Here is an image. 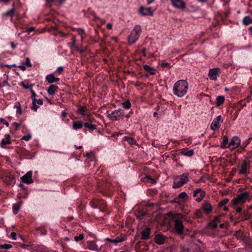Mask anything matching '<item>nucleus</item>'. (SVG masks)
<instances>
[{"label":"nucleus","mask_w":252,"mask_h":252,"mask_svg":"<svg viewBox=\"0 0 252 252\" xmlns=\"http://www.w3.org/2000/svg\"><path fill=\"white\" fill-rule=\"evenodd\" d=\"M34 28L33 27H30L27 30V32L28 33L32 32L34 30Z\"/></svg>","instance_id":"774afa93"},{"label":"nucleus","mask_w":252,"mask_h":252,"mask_svg":"<svg viewBox=\"0 0 252 252\" xmlns=\"http://www.w3.org/2000/svg\"><path fill=\"white\" fill-rule=\"evenodd\" d=\"M13 126H14V127H15V130H17V129H18V127H19V126H20V124H19V123H17L15 122V123H14L13 124Z\"/></svg>","instance_id":"052dcab7"},{"label":"nucleus","mask_w":252,"mask_h":252,"mask_svg":"<svg viewBox=\"0 0 252 252\" xmlns=\"http://www.w3.org/2000/svg\"><path fill=\"white\" fill-rule=\"evenodd\" d=\"M173 6L177 8L184 9L186 7V3L183 0H171Z\"/></svg>","instance_id":"2eb2a0df"},{"label":"nucleus","mask_w":252,"mask_h":252,"mask_svg":"<svg viewBox=\"0 0 252 252\" xmlns=\"http://www.w3.org/2000/svg\"><path fill=\"white\" fill-rule=\"evenodd\" d=\"M21 86L25 89H30L31 90V89H32V88L33 86V84H24L23 82H22L21 83Z\"/></svg>","instance_id":"c9c22d12"},{"label":"nucleus","mask_w":252,"mask_h":252,"mask_svg":"<svg viewBox=\"0 0 252 252\" xmlns=\"http://www.w3.org/2000/svg\"><path fill=\"white\" fill-rule=\"evenodd\" d=\"M220 216H217V217H215L213 220H214V222H216L217 224H218L219 222H220Z\"/></svg>","instance_id":"8fccbe9b"},{"label":"nucleus","mask_w":252,"mask_h":252,"mask_svg":"<svg viewBox=\"0 0 252 252\" xmlns=\"http://www.w3.org/2000/svg\"><path fill=\"white\" fill-rule=\"evenodd\" d=\"M151 229L149 227H146L141 231V239L143 240H148L150 238Z\"/></svg>","instance_id":"a211bd4d"},{"label":"nucleus","mask_w":252,"mask_h":252,"mask_svg":"<svg viewBox=\"0 0 252 252\" xmlns=\"http://www.w3.org/2000/svg\"><path fill=\"white\" fill-rule=\"evenodd\" d=\"M154 239L156 243L161 245L165 243L167 237L161 234H158L155 235Z\"/></svg>","instance_id":"4468645a"},{"label":"nucleus","mask_w":252,"mask_h":252,"mask_svg":"<svg viewBox=\"0 0 252 252\" xmlns=\"http://www.w3.org/2000/svg\"><path fill=\"white\" fill-rule=\"evenodd\" d=\"M181 153L182 155L188 157H191L194 154V151L193 150H189L188 149H183Z\"/></svg>","instance_id":"5701e85b"},{"label":"nucleus","mask_w":252,"mask_h":252,"mask_svg":"<svg viewBox=\"0 0 252 252\" xmlns=\"http://www.w3.org/2000/svg\"><path fill=\"white\" fill-rule=\"evenodd\" d=\"M236 212L237 214H240L242 212V208L241 207H238L236 208Z\"/></svg>","instance_id":"69168bd1"},{"label":"nucleus","mask_w":252,"mask_h":252,"mask_svg":"<svg viewBox=\"0 0 252 252\" xmlns=\"http://www.w3.org/2000/svg\"><path fill=\"white\" fill-rule=\"evenodd\" d=\"M77 113L81 115V116L83 117V120H87L88 117L90 114L88 112V110L86 106H82L79 109H78L77 111Z\"/></svg>","instance_id":"9d476101"},{"label":"nucleus","mask_w":252,"mask_h":252,"mask_svg":"<svg viewBox=\"0 0 252 252\" xmlns=\"http://www.w3.org/2000/svg\"><path fill=\"white\" fill-rule=\"evenodd\" d=\"M58 89V87L57 86L51 85L48 88L47 91L50 95H54L55 94Z\"/></svg>","instance_id":"aec40b11"},{"label":"nucleus","mask_w":252,"mask_h":252,"mask_svg":"<svg viewBox=\"0 0 252 252\" xmlns=\"http://www.w3.org/2000/svg\"><path fill=\"white\" fill-rule=\"evenodd\" d=\"M250 200V193L248 191L243 192L239 194L236 197L234 198L231 201L233 206L238 204H243L247 201Z\"/></svg>","instance_id":"7ed1b4c3"},{"label":"nucleus","mask_w":252,"mask_h":252,"mask_svg":"<svg viewBox=\"0 0 252 252\" xmlns=\"http://www.w3.org/2000/svg\"><path fill=\"white\" fill-rule=\"evenodd\" d=\"M147 214L146 213V211H144V210H141V211H139L138 212H137L136 214V217L140 219V220H141L143 218V217L146 216Z\"/></svg>","instance_id":"c756f323"},{"label":"nucleus","mask_w":252,"mask_h":252,"mask_svg":"<svg viewBox=\"0 0 252 252\" xmlns=\"http://www.w3.org/2000/svg\"><path fill=\"white\" fill-rule=\"evenodd\" d=\"M125 236H124V237H122L121 236H117L115 239V245H117L118 243L123 242L125 240Z\"/></svg>","instance_id":"2f4dec72"},{"label":"nucleus","mask_w":252,"mask_h":252,"mask_svg":"<svg viewBox=\"0 0 252 252\" xmlns=\"http://www.w3.org/2000/svg\"><path fill=\"white\" fill-rule=\"evenodd\" d=\"M139 13L143 16H151L153 15V11L151 7H141Z\"/></svg>","instance_id":"f3484780"},{"label":"nucleus","mask_w":252,"mask_h":252,"mask_svg":"<svg viewBox=\"0 0 252 252\" xmlns=\"http://www.w3.org/2000/svg\"><path fill=\"white\" fill-rule=\"evenodd\" d=\"M21 202H18L13 205V210L14 214H17L20 210L21 207Z\"/></svg>","instance_id":"7c9ffc66"},{"label":"nucleus","mask_w":252,"mask_h":252,"mask_svg":"<svg viewBox=\"0 0 252 252\" xmlns=\"http://www.w3.org/2000/svg\"><path fill=\"white\" fill-rule=\"evenodd\" d=\"M75 48L77 51H79L80 53H84L85 51V49H80L77 46H75Z\"/></svg>","instance_id":"e2e57ef3"},{"label":"nucleus","mask_w":252,"mask_h":252,"mask_svg":"<svg viewBox=\"0 0 252 252\" xmlns=\"http://www.w3.org/2000/svg\"><path fill=\"white\" fill-rule=\"evenodd\" d=\"M87 246L88 249L92 251L99 252L101 250V248L98 247L94 241L89 242Z\"/></svg>","instance_id":"6ab92c4d"},{"label":"nucleus","mask_w":252,"mask_h":252,"mask_svg":"<svg viewBox=\"0 0 252 252\" xmlns=\"http://www.w3.org/2000/svg\"><path fill=\"white\" fill-rule=\"evenodd\" d=\"M228 138L226 136H224L223 137L222 141L221 143L220 148L221 149H225L227 148V146L226 145L228 144Z\"/></svg>","instance_id":"a878e982"},{"label":"nucleus","mask_w":252,"mask_h":252,"mask_svg":"<svg viewBox=\"0 0 252 252\" xmlns=\"http://www.w3.org/2000/svg\"><path fill=\"white\" fill-rule=\"evenodd\" d=\"M124 111L122 109H119L112 112L110 114L108 115L107 117L111 121H115L124 118Z\"/></svg>","instance_id":"0eeeda50"},{"label":"nucleus","mask_w":252,"mask_h":252,"mask_svg":"<svg viewBox=\"0 0 252 252\" xmlns=\"http://www.w3.org/2000/svg\"><path fill=\"white\" fill-rule=\"evenodd\" d=\"M187 197V194L185 192H182L178 195V198L183 199Z\"/></svg>","instance_id":"79ce46f5"},{"label":"nucleus","mask_w":252,"mask_h":252,"mask_svg":"<svg viewBox=\"0 0 252 252\" xmlns=\"http://www.w3.org/2000/svg\"><path fill=\"white\" fill-rule=\"evenodd\" d=\"M46 80L49 83H53L54 82H57L59 81V78L55 77L52 74L48 75L46 77Z\"/></svg>","instance_id":"412c9836"},{"label":"nucleus","mask_w":252,"mask_h":252,"mask_svg":"<svg viewBox=\"0 0 252 252\" xmlns=\"http://www.w3.org/2000/svg\"><path fill=\"white\" fill-rule=\"evenodd\" d=\"M143 68L145 71H146L148 72H149L151 75L156 74L155 70L154 68L150 67L148 65H147V64L144 65Z\"/></svg>","instance_id":"393cba45"},{"label":"nucleus","mask_w":252,"mask_h":252,"mask_svg":"<svg viewBox=\"0 0 252 252\" xmlns=\"http://www.w3.org/2000/svg\"><path fill=\"white\" fill-rule=\"evenodd\" d=\"M38 108V106L36 103H32V106L31 107L32 109L36 111Z\"/></svg>","instance_id":"4d7b16f0"},{"label":"nucleus","mask_w":252,"mask_h":252,"mask_svg":"<svg viewBox=\"0 0 252 252\" xmlns=\"http://www.w3.org/2000/svg\"><path fill=\"white\" fill-rule=\"evenodd\" d=\"M10 136L9 134H6L5 138L2 139L1 142V146L2 147L4 145L10 144L11 141L10 140Z\"/></svg>","instance_id":"b1692460"},{"label":"nucleus","mask_w":252,"mask_h":252,"mask_svg":"<svg viewBox=\"0 0 252 252\" xmlns=\"http://www.w3.org/2000/svg\"><path fill=\"white\" fill-rule=\"evenodd\" d=\"M243 23L247 26L252 23V19L249 16L245 17L243 19Z\"/></svg>","instance_id":"c85d7f7f"},{"label":"nucleus","mask_w":252,"mask_h":252,"mask_svg":"<svg viewBox=\"0 0 252 252\" xmlns=\"http://www.w3.org/2000/svg\"><path fill=\"white\" fill-rule=\"evenodd\" d=\"M200 198H203L205 196V192L204 191L201 190L200 192Z\"/></svg>","instance_id":"680f3d73"},{"label":"nucleus","mask_w":252,"mask_h":252,"mask_svg":"<svg viewBox=\"0 0 252 252\" xmlns=\"http://www.w3.org/2000/svg\"><path fill=\"white\" fill-rule=\"evenodd\" d=\"M99 204L102 207H105L106 206V203L103 200H101L99 201Z\"/></svg>","instance_id":"5fc2aeb1"},{"label":"nucleus","mask_w":252,"mask_h":252,"mask_svg":"<svg viewBox=\"0 0 252 252\" xmlns=\"http://www.w3.org/2000/svg\"><path fill=\"white\" fill-rule=\"evenodd\" d=\"M16 236H17V234L14 232H12L11 233V237L13 239V240H16Z\"/></svg>","instance_id":"6e6d98bb"},{"label":"nucleus","mask_w":252,"mask_h":252,"mask_svg":"<svg viewBox=\"0 0 252 252\" xmlns=\"http://www.w3.org/2000/svg\"><path fill=\"white\" fill-rule=\"evenodd\" d=\"M141 32V28L139 25H135L133 30L131 31L128 38L129 44L134 43L139 38Z\"/></svg>","instance_id":"20e7f679"},{"label":"nucleus","mask_w":252,"mask_h":252,"mask_svg":"<svg viewBox=\"0 0 252 252\" xmlns=\"http://www.w3.org/2000/svg\"><path fill=\"white\" fill-rule=\"evenodd\" d=\"M220 73V69L219 68H215L210 69L209 71V77L211 80H217V77Z\"/></svg>","instance_id":"9b49d317"},{"label":"nucleus","mask_w":252,"mask_h":252,"mask_svg":"<svg viewBox=\"0 0 252 252\" xmlns=\"http://www.w3.org/2000/svg\"><path fill=\"white\" fill-rule=\"evenodd\" d=\"M84 126L89 129L91 131H93L96 128V125L91 124L88 122L84 123Z\"/></svg>","instance_id":"cd10ccee"},{"label":"nucleus","mask_w":252,"mask_h":252,"mask_svg":"<svg viewBox=\"0 0 252 252\" xmlns=\"http://www.w3.org/2000/svg\"><path fill=\"white\" fill-rule=\"evenodd\" d=\"M106 241H107L111 243H113L115 245V239H110V238H106L105 239Z\"/></svg>","instance_id":"bf43d9fd"},{"label":"nucleus","mask_w":252,"mask_h":252,"mask_svg":"<svg viewBox=\"0 0 252 252\" xmlns=\"http://www.w3.org/2000/svg\"><path fill=\"white\" fill-rule=\"evenodd\" d=\"M189 181V174L188 173H183L174 178L172 188L173 189H178L187 184Z\"/></svg>","instance_id":"f03ea898"},{"label":"nucleus","mask_w":252,"mask_h":252,"mask_svg":"<svg viewBox=\"0 0 252 252\" xmlns=\"http://www.w3.org/2000/svg\"><path fill=\"white\" fill-rule=\"evenodd\" d=\"M32 171H29L21 177V179L23 182L26 184H30L32 183Z\"/></svg>","instance_id":"dca6fc26"},{"label":"nucleus","mask_w":252,"mask_h":252,"mask_svg":"<svg viewBox=\"0 0 252 252\" xmlns=\"http://www.w3.org/2000/svg\"><path fill=\"white\" fill-rule=\"evenodd\" d=\"M222 122L223 120L222 119L221 116L219 115L217 116L213 120L210 126L211 129L213 131L218 130L220 128V124Z\"/></svg>","instance_id":"1a4fd4ad"},{"label":"nucleus","mask_w":252,"mask_h":252,"mask_svg":"<svg viewBox=\"0 0 252 252\" xmlns=\"http://www.w3.org/2000/svg\"><path fill=\"white\" fill-rule=\"evenodd\" d=\"M67 113L65 111H63L62 112V117L63 119L64 118L66 117Z\"/></svg>","instance_id":"338daca9"},{"label":"nucleus","mask_w":252,"mask_h":252,"mask_svg":"<svg viewBox=\"0 0 252 252\" xmlns=\"http://www.w3.org/2000/svg\"><path fill=\"white\" fill-rule=\"evenodd\" d=\"M14 107L17 108V113L19 114V115H21L22 113V110L20 103L18 102V104L15 105Z\"/></svg>","instance_id":"f704fd0d"},{"label":"nucleus","mask_w":252,"mask_h":252,"mask_svg":"<svg viewBox=\"0 0 252 252\" xmlns=\"http://www.w3.org/2000/svg\"><path fill=\"white\" fill-rule=\"evenodd\" d=\"M127 142H128L130 145L136 144V141L131 137H127Z\"/></svg>","instance_id":"4c0bfd02"},{"label":"nucleus","mask_w":252,"mask_h":252,"mask_svg":"<svg viewBox=\"0 0 252 252\" xmlns=\"http://www.w3.org/2000/svg\"><path fill=\"white\" fill-rule=\"evenodd\" d=\"M201 189H196L195 190H194V192H193V197H195L197 196V195L198 194V193H200V192H201Z\"/></svg>","instance_id":"de8ad7c7"},{"label":"nucleus","mask_w":252,"mask_h":252,"mask_svg":"<svg viewBox=\"0 0 252 252\" xmlns=\"http://www.w3.org/2000/svg\"><path fill=\"white\" fill-rule=\"evenodd\" d=\"M225 98L222 95L218 96L216 98V104L218 106H220L223 103Z\"/></svg>","instance_id":"bb28decb"},{"label":"nucleus","mask_w":252,"mask_h":252,"mask_svg":"<svg viewBox=\"0 0 252 252\" xmlns=\"http://www.w3.org/2000/svg\"><path fill=\"white\" fill-rule=\"evenodd\" d=\"M238 173L240 175L247 176L250 173V161L248 160H242L238 165Z\"/></svg>","instance_id":"423d86ee"},{"label":"nucleus","mask_w":252,"mask_h":252,"mask_svg":"<svg viewBox=\"0 0 252 252\" xmlns=\"http://www.w3.org/2000/svg\"><path fill=\"white\" fill-rule=\"evenodd\" d=\"M84 124L80 121L73 122L72 124V128L74 130H78L82 128Z\"/></svg>","instance_id":"4be33fe9"},{"label":"nucleus","mask_w":252,"mask_h":252,"mask_svg":"<svg viewBox=\"0 0 252 252\" xmlns=\"http://www.w3.org/2000/svg\"><path fill=\"white\" fill-rule=\"evenodd\" d=\"M31 92L32 93L31 98H32V100H33L34 98H36L37 95L35 93L32 89H31Z\"/></svg>","instance_id":"49530a36"},{"label":"nucleus","mask_w":252,"mask_h":252,"mask_svg":"<svg viewBox=\"0 0 252 252\" xmlns=\"http://www.w3.org/2000/svg\"><path fill=\"white\" fill-rule=\"evenodd\" d=\"M78 33L81 35V38H83L82 34H83L85 33V31L83 29H78Z\"/></svg>","instance_id":"864d4df0"},{"label":"nucleus","mask_w":252,"mask_h":252,"mask_svg":"<svg viewBox=\"0 0 252 252\" xmlns=\"http://www.w3.org/2000/svg\"><path fill=\"white\" fill-rule=\"evenodd\" d=\"M12 248V245L10 244H4L3 245H0V248L4 249H9Z\"/></svg>","instance_id":"a19ab883"},{"label":"nucleus","mask_w":252,"mask_h":252,"mask_svg":"<svg viewBox=\"0 0 252 252\" xmlns=\"http://www.w3.org/2000/svg\"><path fill=\"white\" fill-rule=\"evenodd\" d=\"M85 121H89V122H93L94 121V118H92L91 117V115H89L88 117V120H85Z\"/></svg>","instance_id":"13d9d810"},{"label":"nucleus","mask_w":252,"mask_h":252,"mask_svg":"<svg viewBox=\"0 0 252 252\" xmlns=\"http://www.w3.org/2000/svg\"><path fill=\"white\" fill-rule=\"evenodd\" d=\"M160 66L162 68H166L167 69H169L171 67L170 63H169L168 62L162 63L160 64Z\"/></svg>","instance_id":"72a5a7b5"},{"label":"nucleus","mask_w":252,"mask_h":252,"mask_svg":"<svg viewBox=\"0 0 252 252\" xmlns=\"http://www.w3.org/2000/svg\"><path fill=\"white\" fill-rule=\"evenodd\" d=\"M202 211L206 214H210L213 210L212 206L208 201L204 202L201 207Z\"/></svg>","instance_id":"f8f14e48"},{"label":"nucleus","mask_w":252,"mask_h":252,"mask_svg":"<svg viewBox=\"0 0 252 252\" xmlns=\"http://www.w3.org/2000/svg\"><path fill=\"white\" fill-rule=\"evenodd\" d=\"M183 215L177 214L174 217V229L176 232L179 234H182L184 231V226L182 221Z\"/></svg>","instance_id":"39448f33"},{"label":"nucleus","mask_w":252,"mask_h":252,"mask_svg":"<svg viewBox=\"0 0 252 252\" xmlns=\"http://www.w3.org/2000/svg\"><path fill=\"white\" fill-rule=\"evenodd\" d=\"M218 224H217L216 222H214V220H213L210 223V227L213 229L216 228L217 227Z\"/></svg>","instance_id":"37998d69"},{"label":"nucleus","mask_w":252,"mask_h":252,"mask_svg":"<svg viewBox=\"0 0 252 252\" xmlns=\"http://www.w3.org/2000/svg\"><path fill=\"white\" fill-rule=\"evenodd\" d=\"M17 67L21 69L23 71H24L26 68V67L24 64L18 65Z\"/></svg>","instance_id":"0e129e2a"},{"label":"nucleus","mask_w":252,"mask_h":252,"mask_svg":"<svg viewBox=\"0 0 252 252\" xmlns=\"http://www.w3.org/2000/svg\"><path fill=\"white\" fill-rule=\"evenodd\" d=\"M229 201V199L228 198H225L222 200H221L218 204L219 207H221L226 204Z\"/></svg>","instance_id":"473e14b6"},{"label":"nucleus","mask_w":252,"mask_h":252,"mask_svg":"<svg viewBox=\"0 0 252 252\" xmlns=\"http://www.w3.org/2000/svg\"><path fill=\"white\" fill-rule=\"evenodd\" d=\"M240 143L241 140L240 138L237 136H234L230 140L227 146V148L230 150H233L238 148L240 146Z\"/></svg>","instance_id":"6e6552de"},{"label":"nucleus","mask_w":252,"mask_h":252,"mask_svg":"<svg viewBox=\"0 0 252 252\" xmlns=\"http://www.w3.org/2000/svg\"><path fill=\"white\" fill-rule=\"evenodd\" d=\"M0 121L1 123L5 125L6 126L8 127L9 126V123L5 120L1 119Z\"/></svg>","instance_id":"603ef678"},{"label":"nucleus","mask_w":252,"mask_h":252,"mask_svg":"<svg viewBox=\"0 0 252 252\" xmlns=\"http://www.w3.org/2000/svg\"><path fill=\"white\" fill-rule=\"evenodd\" d=\"M188 89V84L187 81L184 80H180L174 84L173 92L175 95L182 97L187 94Z\"/></svg>","instance_id":"f257e3e1"},{"label":"nucleus","mask_w":252,"mask_h":252,"mask_svg":"<svg viewBox=\"0 0 252 252\" xmlns=\"http://www.w3.org/2000/svg\"><path fill=\"white\" fill-rule=\"evenodd\" d=\"M63 71V67L59 66L56 70V72L58 74H61Z\"/></svg>","instance_id":"3c124183"},{"label":"nucleus","mask_w":252,"mask_h":252,"mask_svg":"<svg viewBox=\"0 0 252 252\" xmlns=\"http://www.w3.org/2000/svg\"><path fill=\"white\" fill-rule=\"evenodd\" d=\"M32 103H36V104H37L40 105H42L43 103V101L41 99H37L36 98H34L33 100H32Z\"/></svg>","instance_id":"e433bc0d"},{"label":"nucleus","mask_w":252,"mask_h":252,"mask_svg":"<svg viewBox=\"0 0 252 252\" xmlns=\"http://www.w3.org/2000/svg\"><path fill=\"white\" fill-rule=\"evenodd\" d=\"M24 64L27 65L28 66L31 67L32 66V64L31 63L30 59L29 58L27 57L26 60V62L24 63Z\"/></svg>","instance_id":"c03bdc74"},{"label":"nucleus","mask_w":252,"mask_h":252,"mask_svg":"<svg viewBox=\"0 0 252 252\" xmlns=\"http://www.w3.org/2000/svg\"><path fill=\"white\" fill-rule=\"evenodd\" d=\"M3 181L8 185L14 184L15 183V176L10 173H6Z\"/></svg>","instance_id":"ddd939ff"},{"label":"nucleus","mask_w":252,"mask_h":252,"mask_svg":"<svg viewBox=\"0 0 252 252\" xmlns=\"http://www.w3.org/2000/svg\"><path fill=\"white\" fill-rule=\"evenodd\" d=\"M84 238V235L83 234H80L78 236H76L74 237V240L76 242H78L83 240Z\"/></svg>","instance_id":"ea45409f"},{"label":"nucleus","mask_w":252,"mask_h":252,"mask_svg":"<svg viewBox=\"0 0 252 252\" xmlns=\"http://www.w3.org/2000/svg\"><path fill=\"white\" fill-rule=\"evenodd\" d=\"M245 158V159H244L243 160H248L250 161V159L252 158V155L249 153L248 156H246Z\"/></svg>","instance_id":"09e8293b"},{"label":"nucleus","mask_w":252,"mask_h":252,"mask_svg":"<svg viewBox=\"0 0 252 252\" xmlns=\"http://www.w3.org/2000/svg\"><path fill=\"white\" fill-rule=\"evenodd\" d=\"M14 14V9H11L6 12L5 15L9 17H12Z\"/></svg>","instance_id":"58836bf2"},{"label":"nucleus","mask_w":252,"mask_h":252,"mask_svg":"<svg viewBox=\"0 0 252 252\" xmlns=\"http://www.w3.org/2000/svg\"><path fill=\"white\" fill-rule=\"evenodd\" d=\"M32 138V136L31 135H25L23 137L22 139L26 141H28L31 138Z\"/></svg>","instance_id":"a18cd8bd"}]
</instances>
